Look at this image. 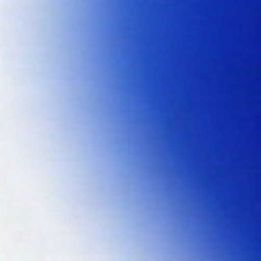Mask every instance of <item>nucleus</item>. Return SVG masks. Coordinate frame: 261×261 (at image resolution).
Masks as SVG:
<instances>
[{
    "instance_id": "nucleus-1",
    "label": "nucleus",
    "mask_w": 261,
    "mask_h": 261,
    "mask_svg": "<svg viewBox=\"0 0 261 261\" xmlns=\"http://www.w3.org/2000/svg\"><path fill=\"white\" fill-rule=\"evenodd\" d=\"M127 68H126V77H127V88L128 92L130 90V0H127Z\"/></svg>"
},
{
    "instance_id": "nucleus-2",
    "label": "nucleus",
    "mask_w": 261,
    "mask_h": 261,
    "mask_svg": "<svg viewBox=\"0 0 261 261\" xmlns=\"http://www.w3.org/2000/svg\"><path fill=\"white\" fill-rule=\"evenodd\" d=\"M131 16H133V14H131Z\"/></svg>"
},
{
    "instance_id": "nucleus-3",
    "label": "nucleus",
    "mask_w": 261,
    "mask_h": 261,
    "mask_svg": "<svg viewBox=\"0 0 261 261\" xmlns=\"http://www.w3.org/2000/svg\"><path fill=\"white\" fill-rule=\"evenodd\" d=\"M131 37H132V38L133 37V36H132V35L131 36Z\"/></svg>"
},
{
    "instance_id": "nucleus-4",
    "label": "nucleus",
    "mask_w": 261,
    "mask_h": 261,
    "mask_svg": "<svg viewBox=\"0 0 261 261\" xmlns=\"http://www.w3.org/2000/svg\"><path fill=\"white\" fill-rule=\"evenodd\" d=\"M131 61H133V59H131Z\"/></svg>"
},
{
    "instance_id": "nucleus-5",
    "label": "nucleus",
    "mask_w": 261,
    "mask_h": 261,
    "mask_svg": "<svg viewBox=\"0 0 261 261\" xmlns=\"http://www.w3.org/2000/svg\"><path fill=\"white\" fill-rule=\"evenodd\" d=\"M131 70H133V68H131Z\"/></svg>"
},
{
    "instance_id": "nucleus-6",
    "label": "nucleus",
    "mask_w": 261,
    "mask_h": 261,
    "mask_svg": "<svg viewBox=\"0 0 261 261\" xmlns=\"http://www.w3.org/2000/svg\"><path fill=\"white\" fill-rule=\"evenodd\" d=\"M131 93H132V94L133 93V92H132V91L131 92Z\"/></svg>"
}]
</instances>
